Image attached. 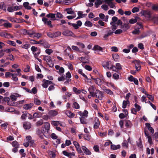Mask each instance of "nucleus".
Returning a JSON list of instances; mask_svg holds the SVG:
<instances>
[{
    "instance_id": "nucleus-1",
    "label": "nucleus",
    "mask_w": 158,
    "mask_h": 158,
    "mask_svg": "<svg viewBox=\"0 0 158 158\" xmlns=\"http://www.w3.org/2000/svg\"><path fill=\"white\" fill-rule=\"evenodd\" d=\"M62 34L63 35L67 36H71L73 37L74 35V33L72 31L68 29L64 30L62 32Z\"/></svg>"
},
{
    "instance_id": "nucleus-2",
    "label": "nucleus",
    "mask_w": 158,
    "mask_h": 158,
    "mask_svg": "<svg viewBox=\"0 0 158 158\" xmlns=\"http://www.w3.org/2000/svg\"><path fill=\"white\" fill-rule=\"evenodd\" d=\"M140 13L147 18H150L151 17L150 12L148 10H142L140 12Z\"/></svg>"
},
{
    "instance_id": "nucleus-3",
    "label": "nucleus",
    "mask_w": 158,
    "mask_h": 158,
    "mask_svg": "<svg viewBox=\"0 0 158 158\" xmlns=\"http://www.w3.org/2000/svg\"><path fill=\"white\" fill-rule=\"evenodd\" d=\"M132 63L135 64V67L137 71H138L141 69V67L139 63L137 60H135L132 61Z\"/></svg>"
},
{
    "instance_id": "nucleus-4",
    "label": "nucleus",
    "mask_w": 158,
    "mask_h": 158,
    "mask_svg": "<svg viewBox=\"0 0 158 158\" xmlns=\"http://www.w3.org/2000/svg\"><path fill=\"white\" fill-rule=\"evenodd\" d=\"M131 27V26L129 25V23H124L123 25H121V28L123 29L124 31H126L129 29Z\"/></svg>"
},
{
    "instance_id": "nucleus-5",
    "label": "nucleus",
    "mask_w": 158,
    "mask_h": 158,
    "mask_svg": "<svg viewBox=\"0 0 158 158\" xmlns=\"http://www.w3.org/2000/svg\"><path fill=\"white\" fill-rule=\"evenodd\" d=\"M96 94H97L98 98L100 100H102V98L104 97L102 93L99 90L97 89L96 90Z\"/></svg>"
},
{
    "instance_id": "nucleus-6",
    "label": "nucleus",
    "mask_w": 158,
    "mask_h": 158,
    "mask_svg": "<svg viewBox=\"0 0 158 158\" xmlns=\"http://www.w3.org/2000/svg\"><path fill=\"white\" fill-rule=\"evenodd\" d=\"M23 127L25 130L30 129L31 127V124L30 123L28 122H25L23 123Z\"/></svg>"
},
{
    "instance_id": "nucleus-7",
    "label": "nucleus",
    "mask_w": 158,
    "mask_h": 158,
    "mask_svg": "<svg viewBox=\"0 0 158 158\" xmlns=\"http://www.w3.org/2000/svg\"><path fill=\"white\" fill-rule=\"evenodd\" d=\"M34 105L32 103H30L28 104H25L23 105V108L26 110L30 109Z\"/></svg>"
},
{
    "instance_id": "nucleus-8",
    "label": "nucleus",
    "mask_w": 158,
    "mask_h": 158,
    "mask_svg": "<svg viewBox=\"0 0 158 158\" xmlns=\"http://www.w3.org/2000/svg\"><path fill=\"white\" fill-rule=\"evenodd\" d=\"M81 148L83 151L84 153L86 155H90L91 153L90 151L85 146H82Z\"/></svg>"
},
{
    "instance_id": "nucleus-9",
    "label": "nucleus",
    "mask_w": 158,
    "mask_h": 158,
    "mask_svg": "<svg viewBox=\"0 0 158 158\" xmlns=\"http://www.w3.org/2000/svg\"><path fill=\"white\" fill-rule=\"evenodd\" d=\"M95 123L94 126V128L95 129H97L99 127L100 125V122L98 118H96L94 121Z\"/></svg>"
},
{
    "instance_id": "nucleus-10",
    "label": "nucleus",
    "mask_w": 158,
    "mask_h": 158,
    "mask_svg": "<svg viewBox=\"0 0 158 158\" xmlns=\"http://www.w3.org/2000/svg\"><path fill=\"white\" fill-rule=\"evenodd\" d=\"M48 114L50 116L54 117L56 116L58 114V113L55 110H50L48 111Z\"/></svg>"
},
{
    "instance_id": "nucleus-11",
    "label": "nucleus",
    "mask_w": 158,
    "mask_h": 158,
    "mask_svg": "<svg viewBox=\"0 0 158 158\" xmlns=\"http://www.w3.org/2000/svg\"><path fill=\"white\" fill-rule=\"evenodd\" d=\"M78 114L82 117H86L87 116L88 112L87 111L85 110L84 112H82L81 111H80L78 112Z\"/></svg>"
},
{
    "instance_id": "nucleus-12",
    "label": "nucleus",
    "mask_w": 158,
    "mask_h": 158,
    "mask_svg": "<svg viewBox=\"0 0 158 158\" xmlns=\"http://www.w3.org/2000/svg\"><path fill=\"white\" fill-rule=\"evenodd\" d=\"M52 58L51 56H44L43 60L45 61L48 63L51 62Z\"/></svg>"
},
{
    "instance_id": "nucleus-13",
    "label": "nucleus",
    "mask_w": 158,
    "mask_h": 158,
    "mask_svg": "<svg viewBox=\"0 0 158 158\" xmlns=\"http://www.w3.org/2000/svg\"><path fill=\"white\" fill-rule=\"evenodd\" d=\"M56 14H53L52 13H50L47 14L46 16L48 18H51V20H56L55 18L56 17Z\"/></svg>"
},
{
    "instance_id": "nucleus-14",
    "label": "nucleus",
    "mask_w": 158,
    "mask_h": 158,
    "mask_svg": "<svg viewBox=\"0 0 158 158\" xmlns=\"http://www.w3.org/2000/svg\"><path fill=\"white\" fill-rule=\"evenodd\" d=\"M130 101L129 100H124L123 101L122 107L123 109L126 108L127 105H130Z\"/></svg>"
},
{
    "instance_id": "nucleus-15",
    "label": "nucleus",
    "mask_w": 158,
    "mask_h": 158,
    "mask_svg": "<svg viewBox=\"0 0 158 158\" xmlns=\"http://www.w3.org/2000/svg\"><path fill=\"white\" fill-rule=\"evenodd\" d=\"M5 23H3L1 26H3L6 28H10L12 27V24L8 22H5Z\"/></svg>"
},
{
    "instance_id": "nucleus-16",
    "label": "nucleus",
    "mask_w": 158,
    "mask_h": 158,
    "mask_svg": "<svg viewBox=\"0 0 158 158\" xmlns=\"http://www.w3.org/2000/svg\"><path fill=\"white\" fill-rule=\"evenodd\" d=\"M93 50H99L103 52V48L97 45H95L93 48Z\"/></svg>"
},
{
    "instance_id": "nucleus-17",
    "label": "nucleus",
    "mask_w": 158,
    "mask_h": 158,
    "mask_svg": "<svg viewBox=\"0 0 158 158\" xmlns=\"http://www.w3.org/2000/svg\"><path fill=\"white\" fill-rule=\"evenodd\" d=\"M42 116L41 113L40 112H37L33 114V118H34L41 117Z\"/></svg>"
},
{
    "instance_id": "nucleus-18",
    "label": "nucleus",
    "mask_w": 158,
    "mask_h": 158,
    "mask_svg": "<svg viewBox=\"0 0 158 158\" xmlns=\"http://www.w3.org/2000/svg\"><path fill=\"white\" fill-rule=\"evenodd\" d=\"M65 114L69 118H73L75 114L73 113H72L70 111H67L65 112Z\"/></svg>"
},
{
    "instance_id": "nucleus-19",
    "label": "nucleus",
    "mask_w": 158,
    "mask_h": 158,
    "mask_svg": "<svg viewBox=\"0 0 158 158\" xmlns=\"http://www.w3.org/2000/svg\"><path fill=\"white\" fill-rule=\"evenodd\" d=\"M37 134L42 139H44V136L43 132L40 130H38L37 132Z\"/></svg>"
},
{
    "instance_id": "nucleus-20",
    "label": "nucleus",
    "mask_w": 158,
    "mask_h": 158,
    "mask_svg": "<svg viewBox=\"0 0 158 158\" xmlns=\"http://www.w3.org/2000/svg\"><path fill=\"white\" fill-rule=\"evenodd\" d=\"M15 111V109L12 107H9L5 109V111L12 113Z\"/></svg>"
},
{
    "instance_id": "nucleus-21",
    "label": "nucleus",
    "mask_w": 158,
    "mask_h": 158,
    "mask_svg": "<svg viewBox=\"0 0 158 158\" xmlns=\"http://www.w3.org/2000/svg\"><path fill=\"white\" fill-rule=\"evenodd\" d=\"M72 8H69L66 9L65 10L67 11V14L71 15L75 14V12L74 11H72Z\"/></svg>"
},
{
    "instance_id": "nucleus-22",
    "label": "nucleus",
    "mask_w": 158,
    "mask_h": 158,
    "mask_svg": "<svg viewBox=\"0 0 158 158\" xmlns=\"http://www.w3.org/2000/svg\"><path fill=\"white\" fill-rule=\"evenodd\" d=\"M24 32L25 31L27 34L30 35V36H31L32 35L35 34V33L34 31L31 30H27L26 29H24Z\"/></svg>"
},
{
    "instance_id": "nucleus-23",
    "label": "nucleus",
    "mask_w": 158,
    "mask_h": 158,
    "mask_svg": "<svg viewBox=\"0 0 158 158\" xmlns=\"http://www.w3.org/2000/svg\"><path fill=\"white\" fill-rule=\"evenodd\" d=\"M140 33L139 28L136 27L135 29V30L132 32V33L134 35H139Z\"/></svg>"
},
{
    "instance_id": "nucleus-24",
    "label": "nucleus",
    "mask_w": 158,
    "mask_h": 158,
    "mask_svg": "<svg viewBox=\"0 0 158 158\" xmlns=\"http://www.w3.org/2000/svg\"><path fill=\"white\" fill-rule=\"evenodd\" d=\"M132 125L131 122L129 120H126V123L125 126L127 128H129L131 127Z\"/></svg>"
},
{
    "instance_id": "nucleus-25",
    "label": "nucleus",
    "mask_w": 158,
    "mask_h": 158,
    "mask_svg": "<svg viewBox=\"0 0 158 158\" xmlns=\"http://www.w3.org/2000/svg\"><path fill=\"white\" fill-rule=\"evenodd\" d=\"M46 81L47 80L45 79H43L42 81V82L43 83L42 84V85L44 88H47L49 85Z\"/></svg>"
},
{
    "instance_id": "nucleus-26",
    "label": "nucleus",
    "mask_w": 158,
    "mask_h": 158,
    "mask_svg": "<svg viewBox=\"0 0 158 158\" xmlns=\"http://www.w3.org/2000/svg\"><path fill=\"white\" fill-rule=\"evenodd\" d=\"M120 148V146L119 145H115L114 144H112L111 145V149H113L114 150H117L118 149Z\"/></svg>"
},
{
    "instance_id": "nucleus-27",
    "label": "nucleus",
    "mask_w": 158,
    "mask_h": 158,
    "mask_svg": "<svg viewBox=\"0 0 158 158\" xmlns=\"http://www.w3.org/2000/svg\"><path fill=\"white\" fill-rule=\"evenodd\" d=\"M50 124L49 123L46 122L44 125V127L46 130L48 131L50 129Z\"/></svg>"
},
{
    "instance_id": "nucleus-28",
    "label": "nucleus",
    "mask_w": 158,
    "mask_h": 158,
    "mask_svg": "<svg viewBox=\"0 0 158 158\" xmlns=\"http://www.w3.org/2000/svg\"><path fill=\"white\" fill-rule=\"evenodd\" d=\"M112 57L114 60L116 62L118 61V59H119V56L118 54H115L114 55H112Z\"/></svg>"
},
{
    "instance_id": "nucleus-29",
    "label": "nucleus",
    "mask_w": 158,
    "mask_h": 158,
    "mask_svg": "<svg viewBox=\"0 0 158 158\" xmlns=\"http://www.w3.org/2000/svg\"><path fill=\"white\" fill-rule=\"evenodd\" d=\"M6 7L3 2H2L0 3V9H3V10L6 11Z\"/></svg>"
},
{
    "instance_id": "nucleus-30",
    "label": "nucleus",
    "mask_w": 158,
    "mask_h": 158,
    "mask_svg": "<svg viewBox=\"0 0 158 158\" xmlns=\"http://www.w3.org/2000/svg\"><path fill=\"white\" fill-rule=\"evenodd\" d=\"M73 107L76 109H78L80 108V106L77 102H74L73 103Z\"/></svg>"
},
{
    "instance_id": "nucleus-31",
    "label": "nucleus",
    "mask_w": 158,
    "mask_h": 158,
    "mask_svg": "<svg viewBox=\"0 0 158 158\" xmlns=\"http://www.w3.org/2000/svg\"><path fill=\"white\" fill-rule=\"evenodd\" d=\"M95 88L94 86L93 85H92L89 87L88 89V91L89 93H91L92 92H94Z\"/></svg>"
},
{
    "instance_id": "nucleus-32",
    "label": "nucleus",
    "mask_w": 158,
    "mask_h": 158,
    "mask_svg": "<svg viewBox=\"0 0 158 158\" xmlns=\"http://www.w3.org/2000/svg\"><path fill=\"white\" fill-rule=\"evenodd\" d=\"M85 26L89 27H91L93 26V24L91 22L89 21H86L85 23Z\"/></svg>"
},
{
    "instance_id": "nucleus-33",
    "label": "nucleus",
    "mask_w": 158,
    "mask_h": 158,
    "mask_svg": "<svg viewBox=\"0 0 158 158\" xmlns=\"http://www.w3.org/2000/svg\"><path fill=\"white\" fill-rule=\"evenodd\" d=\"M42 45H43L45 48H49V44L46 41H44L42 43Z\"/></svg>"
},
{
    "instance_id": "nucleus-34",
    "label": "nucleus",
    "mask_w": 158,
    "mask_h": 158,
    "mask_svg": "<svg viewBox=\"0 0 158 158\" xmlns=\"http://www.w3.org/2000/svg\"><path fill=\"white\" fill-rule=\"evenodd\" d=\"M12 144L14 147L19 148V145L18 144V142L16 141H14L12 143Z\"/></svg>"
},
{
    "instance_id": "nucleus-35",
    "label": "nucleus",
    "mask_w": 158,
    "mask_h": 158,
    "mask_svg": "<svg viewBox=\"0 0 158 158\" xmlns=\"http://www.w3.org/2000/svg\"><path fill=\"white\" fill-rule=\"evenodd\" d=\"M27 115L28 114H27L26 112H23V114L21 116V118L23 120H25L26 117L28 116Z\"/></svg>"
},
{
    "instance_id": "nucleus-36",
    "label": "nucleus",
    "mask_w": 158,
    "mask_h": 158,
    "mask_svg": "<svg viewBox=\"0 0 158 158\" xmlns=\"http://www.w3.org/2000/svg\"><path fill=\"white\" fill-rule=\"evenodd\" d=\"M111 64V62L110 61H107L105 62V66H103V67L105 68V67H106L108 69H109L110 67V65Z\"/></svg>"
},
{
    "instance_id": "nucleus-37",
    "label": "nucleus",
    "mask_w": 158,
    "mask_h": 158,
    "mask_svg": "<svg viewBox=\"0 0 158 158\" xmlns=\"http://www.w3.org/2000/svg\"><path fill=\"white\" fill-rule=\"evenodd\" d=\"M16 23H20L23 22H25V20H24L23 19H21L19 18H16Z\"/></svg>"
},
{
    "instance_id": "nucleus-38",
    "label": "nucleus",
    "mask_w": 158,
    "mask_h": 158,
    "mask_svg": "<svg viewBox=\"0 0 158 158\" xmlns=\"http://www.w3.org/2000/svg\"><path fill=\"white\" fill-rule=\"evenodd\" d=\"M95 83L98 85H101L102 83V82L101 79L99 78H97Z\"/></svg>"
},
{
    "instance_id": "nucleus-39",
    "label": "nucleus",
    "mask_w": 158,
    "mask_h": 158,
    "mask_svg": "<svg viewBox=\"0 0 158 158\" xmlns=\"http://www.w3.org/2000/svg\"><path fill=\"white\" fill-rule=\"evenodd\" d=\"M21 47L23 48L27 49L30 47V45L29 44H25L22 45Z\"/></svg>"
},
{
    "instance_id": "nucleus-40",
    "label": "nucleus",
    "mask_w": 158,
    "mask_h": 158,
    "mask_svg": "<svg viewBox=\"0 0 158 158\" xmlns=\"http://www.w3.org/2000/svg\"><path fill=\"white\" fill-rule=\"evenodd\" d=\"M7 43L8 44L13 46H15L16 45L14 41L8 40L7 41Z\"/></svg>"
},
{
    "instance_id": "nucleus-41",
    "label": "nucleus",
    "mask_w": 158,
    "mask_h": 158,
    "mask_svg": "<svg viewBox=\"0 0 158 158\" xmlns=\"http://www.w3.org/2000/svg\"><path fill=\"white\" fill-rule=\"evenodd\" d=\"M16 74H12V77L13 78V80L15 81H18V78L16 76Z\"/></svg>"
},
{
    "instance_id": "nucleus-42",
    "label": "nucleus",
    "mask_w": 158,
    "mask_h": 158,
    "mask_svg": "<svg viewBox=\"0 0 158 158\" xmlns=\"http://www.w3.org/2000/svg\"><path fill=\"white\" fill-rule=\"evenodd\" d=\"M53 33L54 38H56L60 36L61 34V32L60 31H56Z\"/></svg>"
},
{
    "instance_id": "nucleus-43",
    "label": "nucleus",
    "mask_w": 158,
    "mask_h": 158,
    "mask_svg": "<svg viewBox=\"0 0 158 158\" xmlns=\"http://www.w3.org/2000/svg\"><path fill=\"white\" fill-rule=\"evenodd\" d=\"M80 120L81 123L84 124H87L86 122L85 121V118L84 117H80Z\"/></svg>"
},
{
    "instance_id": "nucleus-44",
    "label": "nucleus",
    "mask_w": 158,
    "mask_h": 158,
    "mask_svg": "<svg viewBox=\"0 0 158 158\" xmlns=\"http://www.w3.org/2000/svg\"><path fill=\"white\" fill-rule=\"evenodd\" d=\"M36 52H35V53H34V56L35 58H37L38 57L39 54L40 52V49H38L37 48V50L36 51Z\"/></svg>"
},
{
    "instance_id": "nucleus-45",
    "label": "nucleus",
    "mask_w": 158,
    "mask_h": 158,
    "mask_svg": "<svg viewBox=\"0 0 158 158\" xmlns=\"http://www.w3.org/2000/svg\"><path fill=\"white\" fill-rule=\"evenodd\" d=\"M137 21L136 19H131L129 20V23L131 24H134L136 23Z\"/></svg>"
},
{
    "instance_id": "nucleus-46",
    "label": "nucleus",
    "mask_w": 158,
    "mask_h": 158,
    "mask_svg": "<svg viewBox=\"0 0 158 158\" xmlns=\"http://www.w3.org/2000/svg\"><path fill=\"white\" fill-rule=\"evenodd\" d=\"M104 91L106 92L107 94L110 95H112L113 94V93L109 89H105Z\"/></svg>"
},
{
    "instance_id": "nucleus-47",
    "label": "nucleus",
    "mask_w": 158,
    "mask_h": 158,
    "mask_svg": "<svg viewBox=\"0 0 158 158\" xmlns=\"http://www.w3.org/2000/svg\"><path fill=\"white\" fill-rule=\"evenodd\" d=\"M10 100V98H9L8 97H4L2 99L3 101L5 102H7L8 103H7L8 105H9L11 106V105L10 104V105L8 103Z\"/></svg>"
},
{
    "instance_id": "nucleus-48",
    "label": "nucleus",
    "mask_w": 158,
    "mask_h": 158,
    "mask_svg": "<svg viewBox=\"0 0 158 158\" xmlns=\"http://www.w3.org/2000/svg\"><path fill=\"white\" fill-rule=\"evenodd\" d=\"M84 138L86 140H89L90 139V136L87 134H85L84 135Z\"/></svg>"
},
{
    "instance_id": "nucleus-49",
    "label": "nucleus",
    "mask_w": 158,
    "mask_h": 158,
    "mask_svg": "<svg viewBox=\"0 0 158 158\" xmlns=\"http://www.w3.org/2000/svg\"><path fill=\"white\" fill-rule=\"evenodd\" d=\"M11 99L13 101H15L16 100L17 96L13 94H11L10 96Z\"/></svg>"
},
{
    "instance_id": "nucleus-50",
    "label": "nucleus",
    "mask_w": 158,
    "mask_h": 158,
    "mask_svg": "<svg viewBox=\"0 0 158 158\" xmlns=\"http://www.w3.org/2000/svg\"><path fill=\"white\" fill-rule=\"evenodd\" d=\"M37 48L36 47H35L34 46H32L31 48V51L33 52V53L34 54V53H35V52H36V51L37 50Z\"/></svg>"
},
{
    "instance_id": "nucleus-51",
    "label": "nucleus",
    "mask_w": 158,
    "mask_h": 158,
    "mask_svg": "<svg viewBox=\"0 0 158 158\" xmlns=\"http://www.w3.org/2000/svg\"><path fill=\"white\" fill-rule=\"evenodd\" d=\"M152 9L155 11H158V5H153L152 7Z\"/></svg>"
},
{
    "instance_id": "nucleus-52",
    "label": "nucleus",
    "mask_w": 158,
    "mask_h": 158,
    "mask_svg": "<svg viewBox=\"0 0 158 158\" xmlns=\"http://www.w3.org/2000/svg\"><path fill=\"white\" fill-rule=\"evenodd\" d=\"M138 47L139 49L142 50L144 49V45L142 43H139L138 45Z\"/></svg>"
},
{
    "instance_id": "nucleus-53",
    "label": "nucleus",
    "mask_w": 158,
    "mask_h": 158,
    "mask_svg": "<svg viewBox=\"0 0 158 158\" xmlns=\"http://www.w3.org/2000/svg\"><path fill=\"white\" fill-rule=\"evenodd\" d=\"M146 95L147 96V97L149 100H150L152 102L153 101L154 98V97L153 96H152V95H150L148 94H147Z\"/></svg>"
},
{
    "instance_id": "nucleus-54",
    "label": "nucleus",
    "mask_w": 158,
    "mask_h": 158,
    "mask_svg": "<svg viewBox=\"0 0 158 158\" xmlns=\"http://www.w3.org/2000/svg\"><path fill=\"white\" fill-rule=\"evenodd\" d=\"M56 17L58 18H62L63 17V15L60 12H57L56 13H55Z\"/></svg>"
},
{
    "instance_id": "nucleus-55",
    "label": "nucleus",
    "mask_w": 158,
    "mask_h": 158,
    "mask_svg": "<svg viewBox=\"0 0 158 158\" xmlns=\"http://www.w3.org/2000/svg\"><path fill=\"white\" fill-rule=\"evenodd\" d=\"M134 106L135 107V109H137L138 111H139L141 109V107L137 103H135L134 104Z\"/></svg>"
},
{
    "instance_id": "nucleus-56",
    "label": "nucleus",
    "mask_w": 158,
    "mask_h": 158,
    "mask_svg": "<svg viewBox=\"0 0 158 158\" xmlns=\"http://www.w3.org/2000/svg\"><path fill=\"white\" fill-rule=\"evenodd\" d=\"M28 142L30 144L31 146L32 147H34L35 146L36 144L34 143V140H31Z\"/></svg>"
},
{
    "instance_id": "nucleus-57",
    "label": "nucleus",
    "mask_w": 158,
    "mask_h": 158,
    "mask_svg": "<svg viewBox=\"0 0 158 158\" xmlns=\"http://www.w3.org/2000/svg\"><path fill=\"white\" fill-rule=\"evenodd\" d=\"M34 103L35 105H40L41 103V102L40 100L38 99H35L34 100Z\"/></svg>"
},
{
    "instance_id": "nucleus-58",
    "label": "nucleus",
    "mask_w": 158,
    "mask_h": 158,
    "mask_svg": "<svg viewBox=\"0 0 158 158\" xmlns=\"http://www.w3.org/2000/svg\"><path fill=\"white\" fill-rule=\"evenodd\" d=\"M122 145L124 147H127L128 143L127 141L126 140H124L122 143Z\"/></svg>"
},
{
    "instance_id": "nucleus-59",
    "label": "nucleus",
    "mask_w": 158,
    "mask_h": 158,
    "mask_svg": "<svg viewBox=\"0 0 158 158\" xmlns=\"http://www.w3.org/2000/svg\"><path fill=\"white\" fill-rule=\"evenodd\" d=\"M9 57H7V59H9L11 60H15V58H14V56L12 54H9Z\"/></svg>"
},
{
    "instance_id": "nucleus-60",
    "label": "nucleus",
    "mask_w": 158,
    "mask_h": 158,
    "mask_svg": "<svg viewBox=\"0 0 158 158\" xmlns=\"http://www.w3.org/2000/svg\"><path fill=\"white\" fill-rule=\"evenodd\" d=\"M7 19L10 21L14 22V23H15L16 22V20L15 19V18H12L11 17H8L7 18Z\"/></svg>"
},
{
    "instance_id": "nucleus-61",
    "label": "nucleus",
    "mask_w": 158,
    "mask_h": 158,
    "mask_svg": "<svg viewBox=\"0 0 158 158\" xmlns=\"http://www.w3.org/2000/svg\"><path fill=\"white\" fill-rule=\"evenodd\" d=\"M111 51L112 52H117L118 51V48L116 47L113 46L111 48Z\"/></svg>"
},
{
    "instance_id": "nucleus-62",
    "label": "nucleus",
    "mask_w": 158,
    "mask_h": 158,
    "mask_svg": "<svg viewBox=\"0 0 158 158\" xmlns=\"http://www.w3.org/2000/svg\"><path fill=\"white\" fill-rule=\"evenodd\" d=\"M139 9L137 7H134L132 9L131 11L133 13H134L139 11Z\"/></svg>"
},
{
    "instance_id": "nucleus-63",
    "label": "nucleus",
    "mask_w": 158,
    "mask_h": 158,
    "mask_svg": "<svg viewBox=\"0 0 158 158\" xmlns=\"http://www.w3.org/2000/svg\"><path fill=\"white\" fill-rule=\"evenodd\" d=\"M53 52L52 50L51 49H48L45 50V52L48 55H50Z\"/></svg>"
},
{
    "instance_id": "nucleus-64",
    "label": "nucleus",
    "mask_w": 158,
    "mask_h": 158,
    "mask_svg": "<svg viewBox=\"0 0 158 158\" xmlns=\"http://www.w3.org/2000/svg\"><path fill=\"white\" fill-rule=\"evenodd\" d=\"M51 137L53 139H56L58 137L55 133H52L51 135Z\"/></svg>"
}]
</instances>
